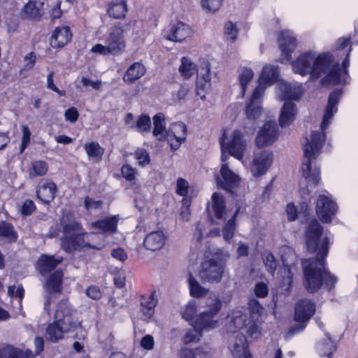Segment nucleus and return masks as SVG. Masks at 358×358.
<instances>
[{
    "mask_svg": "<svg viewBox=\"0 0 358 358\" xmlns=\"http://www.w3.org/2000/svg\"><path fill=\"white\" fill-rule=\"evenodd\" d=\"M212 208L217 219L226 220L229 217L224 197L221 194L215 192L212 195Z\"/></svg>",
    "mask_w": 358,
    "mask_h": 358,
    "instance_id": "obj_26",
    "label": "nucleus"
},
{
    "mask_svg": "<svg viewBox=\"0 0 358 358\" xmlns=\"http://www.w3.org/2000/svg\"><path fill=\"white\" fill-rule=\"evenodd\" d=\"M0 236L8 239V241H15L17 234L13 229V227L6 222L0 223Z\"/></svg>",
    "mask_w": 358,
    "mask_h": 358,
    "instance_id": "obj_45",
    "label": "nucleus"
},
{
    "mask_svg": "<svg viewBox=\"0 0 358 358\" xmlns=\"http://www.w3.org/2000/svg\"><path fill=\"white\" fill-rule=\"evenodd\" d=\"M315 306L310 300H299L295 306L294 320L296 322H307L314 315Z\"/></svg>",
    "mask_w": 358,
    "mask_h": 358,
    "instance_id": "obj_17",
    "label": "nucleus"
},
{
    "mask_svg": "<svg viewBox=\"0 0 358 358\" xmlns=\"http://www.w3.org/2000/svg\"><path fill=\"white\" fill-rule=\"evenodd\" d=\"M278 137V129L275 121L266 122L258 135L255 143L258 148H264L272 145Z\"/></svg>",
    "mask_w": 358,
    "mask_h": 358,
    "instance_id": "obj_14",
    "label": "nucleus"
},
{
    "mask_svg": "<svg viewBox=\"0 0 358 358\" xmlns=\"http://www.w3.org/2000/svg\"><path fill=\"white\" fill-rule=\"evenodd\" d=\"M296 114L295 104L290 101H286L281 110L279 117V123L281 127H286L292 124Z\"/></svg>",
    "mask_w": 358,
    "mask_h": 358,
    "instance_id": "obj_24",
    "label": "nucleus"
},
{
    "mask_svg": "<svg viewBox=\"0 0 358 358\" xmlns=\"http://www.w3.org/2000/svg\"><path fill=\"white\" fill-rule=\"evenodd\" d=\"M117 216H112L90 223L92 229H98L103 233H113L115 231L118 222Z\"/></svg>",
    "mask_w": 358,
    "mask_h": 358,
    "instance_id": "obj_28",
    "label": "nucleus"
},
{
    "mask_svg": "<svg viewBox=\"0 0 358 358\" xmlns=\"http://www.w3.org/2000/svg\"><path fill=\"white\" fill-rule=\"evenodd\" d=\"M248 308L250 313L254 315L259 316L264 312V307L255 298H252L249 300Z\"/></svg>",
    "mask_w": 358,
    "mask_h": 358,
    "instance_id": "obj_51",
    "label": "nucleus"
},
{
    "mask_svg": "<svg viewBox=\"0 0 358 358\" xmlns=\"http://www.w3.org/2000/svg\"><path fill=\"white\" fill-rule=\"evenodd\" d=\"M280 96L282 99L298 100L301 96L300 86H292L288 83L281 82L278 84Z\"/></svg>",
    "mask_w": 358,
    "mask_h": 358,
    "instance_id": "obj_27",
    "label": "nucleus"
},
{
    "mask_svg": "<svg viewBox=\"0 0 358 358\" xmlns=\"http://www.w3.org/2000/svg\"><path fill=\"white\" fill-rule=\"evenodd\" d=\"M153 135L158 141H165L167 129H166L165 117L163 113H157L153 117Z\"/></svg>",
    "mask_w": 358,
    "mask_h": 358,
    "instance_id": "obj_30",
    "label": "nucleus"
},
{
    "mask_svg": "<svg viewBox=\"0 0 358 358\" xmlns=\"http://www.w3.org/2000/svg\"><path fill=\"white\" fill-rule=\"evenodd\" d=\"M134 155L136 159L138 162V164L141 166H145L148 164H150V155L148 151L143 149H137L135 152Z\"/></svg>",
    "mask_w": 358,
    "mask_h": 358,
    "instance_id": "obj_50",
    "label": "nucleus"
},
{
    "mask_svg": "<svg viewBox=\"0 0 358 358\" xmlns=\"http://www.w3.org/2000/svg\"><path fill=\"white\" fill-rule=\"evenodd\" d=\"M56 189L57 186L54 182L47 181L37 189V196L42 202L49 203L54 199Z\"/></svg>",
    "mask_w": 358,
    "mask_h": 358,
    "instance_id": "obj_29",
    "label": "nucleus"
},
{
    "mask_svg": "<svg viewBox=\"0 0 358 358\" xmlns=\"http://www.w3.org/2000/svg\"><path fill=\"white\" fill-rule=\"evenodd\" d=\"M55 318L66 334L81 327V322L74 316V311L69 306L67 300H62L57 303Z\"/></svg>",
    "mask_w": 358,
    "mask_h": 358,
    "instance_id": "obj_9",
    "label": "nucleus"
},
{
    "mask_svg": "<svg viewBox=\"0 0 358 358\" xmlns=\"http://www.w3.org/2000/svg\"><path fill=\"white\" fill-rule=\"evenodd\" d=\"M158 299L155 292L150 294L142 296L141 299V312L145 319H150L155 313V308L157 305Z\"/></svg>",
    "mask_w": 358,
    "mask_h": 358,
    "instance_id": "obj_25",
    "label": "nucleus"
},
{
    "mask_svg": "<svg viewBox=\"0 0 358 358\" xmlns=\"http://www.w3.org/2000/svg\"><path fill=\"white\" fill-rule=\"evenodd\" d=\"M336 203L328 196L320 195L317 197L315 210L323 223H329L337 212Z\"/></svg>",
    "mask_w": 358,
    "mask_h": 358,
    "instance_id": "obj_12",
    "label": "nucleus"
},
{
    "mask_svg": "<svg viewBox=\"0 0 358 358\" xmlns=\"http://www.w3.org/2000/svg\"><path fill=\"white\" fill-rule=\"evenodd\" d=\"M131 129L136 128L141 133H148L151 129V120L148 115H141L135 124H132Z\"/></svg>",
    "mask_w": 358,
    "mask_h": 358,
    "instance_id": "obj_42",
    "label": "nucleus"
},
{
    "mask_svg": "<svg viewBox=\"0 0 358 358\" xmlns=\"http://www.w3.org/2000/svg\"><path fill=\"white\" fill-rule=\"evenodd\" d=\"M323 282H324V284L327 287H328L329 289H331L334 284L337 281L336 277L334 275H331L327 271H326L324 268V273H323Z\"/></svg>",
    "mask_w": 358,
    "mask_h": 358,
    "instance_id": "obj_61",
    "label": "nucleus"
},
{
    "mask_svg": "<svg viewBox=\"0 0 358 358\" xmlns=\"http://www.w3.org/2000/svg\"><path fill=\"white\" fill-rule=\"evenodd\" d=\"M220 176L221 178H217V184L227 191L231 192L239 184V176L231 171L224 162H222L220 169Z\"/></svg>",
    "mask_w": 358,
    "mask_h": 358,
    "instance_id": "obj_18",
    "label": "nucleus"
},
{
    "mask_svg": "<svg viewBox=\"0 0 358 358\" xmlns=\"http://www.w3.org/2000/svg\"><path fill=\"white\" fill-rule=\"evenodd\" d=\"M189 286L190 294L194 297H201L206 295L208 289L202 287L200 283L192 276L189 278Z\"/></svg>",
    "mask_w": 358,
    "mask_h": 358,
    "instance_id": "obj_41",
    "label": "nucleus"
},
{
    "mask_svg": "<svg viewBox=\"0 0 358 358\" xmlns=\"http://www.w3.org/2000/svg\"><path fill=\"white\" fill-rule=\"evenodd\" d=\"M154 338L150 334L143 336L141 341V346L147 350H151L154 347Z\"/></svg>",
    "mask_w": 358,
    "mask_h": 358,
    "instance_id": "obj_58",
    "label": "nucleus"
},
{
    "mask_svg": "<svg viewBox=\"0 0 358 358\" xmlns=\"http://www.w3.org/2000/svg\"><path fill=\"white\" fill-rule=\"evenodd\" d=\"M279 47L287 59H289L291 54L296 48V39L288 30L282 31L278 37Z\"/></svg>",
    "mask_w": 358,
    "mask_h": 358,
    "instance_id": "obj_20",
    "label": "nucleus"
},
{
    "mask_svg": "<svg viewBox=\"0 0 358 358\" xmlns=\"http://www.w3.org/2000/svg\"><path fill=\"white\" fill-rule=\"evenodd\" d=\"M196 313V306L195 302L190 301L186 305L185 310L182 313V316L185 320L190 321L194 318Z\"/></svg>",
    "mask_w": 358,
    "mask_h": 358,
    "instance_id": "obj_49",
    "label": "nucleus"
},
{
    "mask_svg": "<svg viewBox=\"0 0 358 358\" xmlns=\"http://www.w3.org/2000/svg\"><path fill=\"white\" fill-rule=\"evenodd\" d=\"M84 147L89 157L101 159L104 153V149L96 142L87 143Z\"/></svg>",
    "mask_w": 358,
    "mask_h": 358,
    "instance_id": "obj_44",
    "label": "nucleus"
},
{
    "mask_svg": "<svg viewBox=\"0 0 358 358\" xmlns=\"http://www.w3.org/2000/svg\"><path fill=\"white\" fill-rule=\"evenodd\" d=\"M101 201H95L90 198L89 196H87L85 199V206L86 209L88 210L92 209H99L101 207Z\"/></svg>",
    "mask_w": 358,
    "mask_h": 358,
    "instance_id": "obj_62",
    "label": "nucleus"
},
{
    "mask_svg": "<svg viewBox=\"0 0 358 358\" xmlns=\"http://www.w3.org/2000/svg\"><path fill=\"white\" fill-rule=\"evenodd\" d=\"M183 206L182 207L181 212H180V216L182 219L185 221H188L190 217V209H189V201L184 199L182 200Z\"/></svg>",
    "mask_w": 358,
    "mask_h": 358,
    "instance_id": "obj_63",
    "label": "nucleus"
},
{
    "mask_svg": "<svg viewBox=\"0 0 358 358\" xmlns=\"http://www.w3.org/2000/svg\"><path fill=\"white\" fill-rule=\"evenodd\" d=\"M66 333L63 331L60 325L55 320V322L48 324L45 329V338L52 343H56L62 339Z\"/></svg>",
    "mask_w": 358,
    "mask_h": 358,
    "instance_id": "obj_35",
    "label": "nucleus"
},
{
    "mask_svg": "<svg viewBox=\"0 0 358 358\" xmlns=\"http://www.w3.org/2000/svg\"><path fill=\"white\" fill-rule=\"evenodd\" d=\"M72 38V34L69 27H58L54 30L50 45L53 48H62L66 45Z\"/></svg>",
    "mask_w": 358,
    "mask_h": 358,
    "instance_id": "obj_21",
    "label": "nucleus"
},
{
    "mask_svg": "<svg viewBox=\"0 0 358 358\" xmlns=\"http://www.w3.org/2000/svg\"><path fill=\"white\" fill-rule=\"evenodd\" d=\"M224 266L219 264L216 259H206L201 262L198 275L201 280L206 283H218L223 277Z\"/></svg>",
    "mask_w": 358,
    "mask_h": 358,
    "instance_id": "obj_10",
    "label": "nucleus"
},
{
    "mask_svg": "<svg viewBox=\"0 0 358 358\" xmlns=\"http://www.w3.org/2000/svg\"><path fill=\"white\" fill-rule=\"evenodd\" d=\"M318 348L322 355L328 357V358H330L336 350L334 343L329 334H326L325 338L320 342Z\"/></svg>",
    "mask_w": 358,
    "mask_h": 358,
    "instance_id": "obj_40",
    "label": "nucleus"
},
{
    "mask_svg": "<svg viewBox=\"0 0 358 358\" xmlns=\"http://www.w3.org/2000/svg\"><path fill=\"white\" fill-rule=\"evenodd\" d=\"M63 273L61 271L57 270L54 272L47 280L45 284V289L48 292L45 301L44 303V308L48 312L50 311V305L55 300V298L52 296L55 293H60L62 292V280Z\"/></svg>",
    "mask_w": 358,
    "mask_h": 358,
    "instance_id": "obj_15",
    "label": "nucleus"
},
{
    "mask_svg": "<svg viewBox=\"0 0 358 358\" xmlns=\"http://www.w3.org/2000/svg\"><path fill=\"white\" fill-rule=\"evenodd\" d=\"M87 295L92 299L96 300L101 297V292L96 286L89 287L86 290Z\"/></svg>",
    "mask_w": 358,
    "mask_h": 358,
    "instance_id": "obj_64",
    "label": "nucleus"
},
{
    "mask_svg": "<svg viewBox=\"0 0 358 358\" xmlns=\"http://www.w3.org/2000/svg\"><path fill=\"white\" fill-rule=\"evenodd\" d=\"M189 184L187 180L179 178L176 182V193L180 196H185L188 192Z\"/></svg>",
    "mask_w": 358,
    "mask_h": 358,
    "instance_id": "obj_57",
    "label": "nucleus"
},
{
    "mask_svg": "<svg viewBox=\"0 0 358 358\" xmlns=\"http://www.w3.org/2000/svg\"><path fill=\"white\" fill-rule=\"evenodd\" d=\"M224 34L229 40L234 42L238 34L236 25L231 21L227 22L224 27Z\"/></svg>",
    "mask_w": 358,
    "mask_h": 358,
    "instance_id": "obj_48",
    "label": "nucleus"
},
{
    "mask_svg": "<svg viewBox=\"0 0 358 358\" xmlns=\"http://www.w3.org/2000/svg\"><path fill=\"white\" fill-rule=\"evenodd\" d=\"M264 93V87L258 85L252 93L250 101L247 103L245 113L248 118L256 119L262 113L261 99Z\"/></svg>",
    "mask_w": 358,
    "mask_h": 358,
    "instance_id": "obj_16",
    "label": "nucleus"
},
{
    "mask_svg": "<svg viewBox=\"0 0 358 358\" xmlns=\"http://www.w3.org/2000/svg\"><path fill=\"white\" fill-rule=\"evenodd\" d=\"M127 11V6L125 0L120 2L111 3L107 10L108 15L115 19H120L125 17Z\"/></svg>",
    "mask_w": 358,
    "mask_h": 358,
    "instance_id": "obj_36",
    "label": "nucleus"
},
{
    "mask_svg": "<svg viewBox=\"0 0 358 358\" xmlns=\"http://www.w3.org/2000/svg\"><path fill=\"white\" fill-rule=\"evenodd\" d=\"M126 47L125 41L124 39V31L122 28L118 27L112 30L106 40V45L97 44L93 46L91 51L98 52L103 55H121Z\"/></svg>",
    "mask_w": 358,
    "mask_h": 358,
    "instance_id": "obj_8",
    "label": "nucleus"
},
{
    "mask_svg": "<svg viewBox=\"0 0 358 358\" xmlns=\"http://www.w3.org/2000/svg\"><path fill=\"white\" fill-rule=\"evenodd\" d=\"M111 256L123 262L127 259V255L125 252L124 250L122 248H115L111 251Z\"/></svg>",
    "mask_w": 358,
    "mask_h": 358,
    "instance_id": "obj_60",
    "label": "nucleus"
},
{
    "mask_svg": "<svg viewBox=\"0 0 358 358\" xmlns=\"http://www.w3.org/2000/svg\"><path fill=\"white\" fill-rule=\"evenodd\" d=\"M222 0H201V6L206 11L216 12L221 6Z\"/></svg>",
    "mask_w": 358,
    "mask_h": 358,
    "instance_id": "obj_47",
    "label": "nucleus"
},
{
    "mask_svg": "<svg viewBox=\"0 0 358 358\" xmlns=\"http://www.w3.org/2000/svg\"><path fill=\"white\" fill-rule=\"evenodd\" d=\"M322 227L317 220H313L306 230V244L310 253L317 252V258L303 259L301 262L304 275V285L308 292H317L323 283L324 258L329 252V240H320Z\"/></svg>",
    "mask_w": 358,
    "mask_h": 358,
    "instance_id": "obj_1",
    "label": "nucleus"
},
{
    "mask_svg": "<svg viewBox=\"0 0 358 358\" xmlns=\"http://www.w3.org/2000/svg\"><path fill=\"white\" fill-rule=\"evenodd\" d=\"M293 275L291 268L288 266H284L280 271L281 279L279 285L285 291H288L291 287L293 282Z\"/></svg>",
    "mask_w": 358,
    "mask_h": 358,
    "instance_id": "obj_39",
    "label": "nucleus"
},
{
    "mask_svg": "<svg viewBox=\"0 0 358 358\" xmlns=\"http://www.w3.org/2000/svg\"><path fill=\"white\" fill-rule=\"evenodd\" d=\"M32 355L30 350L23 351L10 345L0 350V358H29Z\"/></svg>",
    "mask_w": 358,
    "mask_h": 358,
    "instance_id": "obj_33",
    "label": "nucleus"
},
{
    "mask_svg": "<svg viewBox=\"0 0 358 358\" xmlns=\"http://www.w3.org/2000/svg\"><path fill=\"white\" fill-rule=\"evenodd\" d=\"M186 138L187 127L183 122H174L167 129L165 141L169 144L172 150H178Z\"/></svg>",
    "mask_w": 358,
    "mask_h": 358,
    "instance_id": "obj_13",
    "label": "nucleus"
},
{
    "mask_svg": "<svg viewBox=\"0 0 358 358\" xmlns=\"http://www.w3.org/2000/svg\"><path fill=\"white\" fill-rule=\"evenodd\" d=\"M263 261L267 271L270 273H273L277 266L274 256L271 253L265 254L263 258Z\"/></svg>",
    "mask_w": 358,
    "mask_h": 358,
    "instance_id": "obj_52",
    "label": "nucleus"
},
{
    "mask_svg": "<svg viewBox=\"0 0 358 358\" xmlns=\"http://www.w3.org/2000/svg\"><path fill=\"white\" fill-rule=\"evenodd\" d=\"M62 260V257L42 255L38 260L37 268L41 274L45 275L53 270Z\"/></svg>",
    "mask_w": 358,
    "mask_h": 358,
    "instance_id": "obj_23",
    "label": "nucleus"
},
{
    "mask_svg": "<svg viewBox=\"0 0 358 358\" xmlns=\"http://www.w3.org/2000/svg\"><path fill=\"white\" fill-rule=\"evenodd\" d=\"M228 329L234 333L230 338L229 348L234 358H252L247 349L248 345L245 334L250 338H257L260 334L259 328L253 319L246 313L235 311L231 319Z\"/></svg>",
    "mask_w": 358,
    "mask_h": 358,
    "instance_id": "obj_4",
    "label": "nucleus"
},
{
    "mask_svg": "<svg viewBox=\"0 0 358 358\" xmlns=\"http://www.w3.org/2000/svg\"><path fill=\"white\" fill-rule=\"evenodd\" d=\"M221 307L222 301L220 299L215 296L209 298L206 303L207 310L200 314L193 328L186 331L184 343L188 344L199 341L203 330L215 328L217 321L213 320V317L219 312Z\"/></svg>",
    "mask_w": 358,
    "mask_h": 358,
    "instance_id": "obj_6",
    "label": "nucleus"
},
{
    "mask_svg": "<svg viewBox=\"0 0 358 358\" xmlns=\"http://www.w3.org/2000/svg\"><path fill=\"white\" fill-rule=\"evenodd\" d=\"M254 76L253 71L247 67L242 68L238 75L239 82L242 88V94H245L247 85L252 80Z\"/></svg>",
    "mask_w": 358,
    "mask_h": 358,
    "instance_id": "obj_43",
    "label": "nucleus"
},
{
    "mask_svg": "<svg viewBox=\"0 0 358 358\" xmlns=\"http://www.w3.org/2000/svg\"><path fill=\"white\" fill-rule=\"evenodd\" d=\"M230 253L223 250H217L210 259H216L219 264H222L225 267L226 262L230 258Z\"/></svg>",
    "mask_w": 358,
    "mask_h": 358,
    "instance_id": "obj_55",
    "label": "nucleus"
},
{
    "mask_svg": "<svg viewBox=\"0 0 358 358\" xmlns=\"http://www.w3.org/2000/svg\"><path fill=\"white\" fill-rule=\"evenodd\" d=\"M198 80L202 79L205 83L210 80V67L208 64H204L203 66H200L197 70Z\"/></svg>",
    "mask_w": 358,
    "mask_h": 358,
    "instance_id": "obj_54",
    "label": "nucleus"
},
{
    "mask_svg": "<svg viewBox=\"0 0 358 358\" xmlns=\"http://www.w3.org/2000/svg\"><path fill=\"white\" fill-rule=\"evenodd\" d=\"M254 293L257 297L264 298L268 294V287L267 285L263 282H257L255 285Z\"/></svg>",
    "mask_w": 358,
    "mask_h": 358,
    "instance_id": "obj_56",
    "label": "nucleus"
},
{
    "mask_svg": "<svg viewBox=\"0 0 358 358\" xmlns=\"http://www.w3.org/2000/svg\"><path fill=\"white\" fill-rule=\"evenodd\" d=\"M348 56L349 53L347 55ZM333 55L329 52L317 54L308 51L301 54L292 63V66L294 73L301 76L310 74L313 78H318L326 74L321 80L322 84L338 83L342 81V76L347 74L348 59L346 57L343 62V70L333 66Z\"/></svg>",
    "mask_w": 358,
    "mask_h": 358,
    "instance_id": "obj_2",
    "label": "nucleus"
},
{
    "mask_svg": "<svg viewBox=\"0 0 358 358\" xmlns=\"http://www.w3.org/2000/svg\"><path fill=\"white\" fill-rule=\"evenodd\" d=\"M145 66L139 62L131 64L123 76V80L128 83H132L141 78L145 73Z\"/></svg>",
    "mask_w": 358,
    "mask_h": 358,
    "instance_id": "obj_31",
    "label": "nucleus"
},
{
    "mask_svg": "<svg viewBox=\"0 0 358 358\" xmlns=\"http://www.w3.org/2000/svg\"><path fill=\"white\" fill-rule=\"evenodd\" d=\"M341 96L340 90H336L330 94L320 126L322 131H313L310 138H306V142L303 145L305 159L303 162L301 169L303 176L309 186L315 187L320 181V169L316 166L313 168L311 161L320 154L325 138L324 131L330 124L334 114L337 111L336 105L339 102Z\"/></svg>",
    "mask_w": 358,
    "mask_h": 358,
    "instance_id": "obj_3",
    "label": "nucleus"
},
{
    "mask_svg": "<svg viewBox=\"0 0 358 358\" xmlns=\"http://www.w3.org/2000/svg\"><path fill=\"white\" fill-rule=\"evenodd\" d=\"M8 294L11 297H17L22 300L24 294V289L22 286H10L8 289Z\"/></svg>",
    "mask_w": 358,
    "mask_h": 358,
    "instance_id": "obj_59",
    "label": "nucleus"
},
{
    "mask_svg": "<svg viewBox=\"0 0 358 358\" xmlns=\"http://www.w3.org/2000/svg\"><path fill=\"white\" fill-rule=\"evenodd\" d=\"M222 148V162H225L228 158L226 152L234 157L238 160L243 157L244 150L246 148V141L244 139L243 134L238 130L233 131L229 137L224 132L222 138L220 139Z\"/></svg>",
    "mask_w": 358,
    "mask_h": 358,
    "instance_id": "obj_7",
    "label": "nucleus"
},
{
    "mask_svg": "<svg viewBox=\"0 0 358 358\" xmlns=\"http://www.w3.org/2000/svg\"><path fill=\"white\" fill-rule=\"evenodd\" d=\"M62 224L63 235L61 238V248L65 252L72 253L89 250L98 251L104 248V243L101 241V236L93 232H85L80 223L76 221L66 223L63 218Z\"/></svg>",
    "mask_w": 358,
    "mask_h": 358,
    "instance_id": "obj_5",
    "label": "nucleus"
},
{
    "mask_svg": "<svg viewBox=\"0 0 358 358\" xmlns=\"http://www.w3.org/2000/svg\"><path fill=\"white\" fill-rule=\"evenodd\" d=\"M166 239V236L162 231H152L145 236L143 245L146 249L156 251L164 247Z\"/></svg>",
    "mask_w": 358,
    "mask_h": 358,
    "instance_id": "obj_22",
    "label": "nucleus"
},
{
    "mask_svg": "<svg viewBox=\"0 0 358 358\" xmlns=\"http://www.w3.org/2000/svg\"><path fill=\"white\" fill-rule=\"evenodd\" d=\"M48 171V165L45 162L36 161L31 164V169L29 171L31 178L36 176H41L45 175Z\"/></svg>",
    "mask_w": 358,
    "mask_h": 358,
    "instance_id": "obj_46",
    "label": "nucleus"
},
{
    "mask_svg": "<svg viewBox=\"0 0 358 358\" xmlns=\"http://www.w3.org/2000/svg\"><path fill=\"white\" fill-rule=\"evenodd\" d=\"M178 70L181 76L187 79L194 73L196 65L189 58L183 57L181 59V64Z\"/></svg>",
    "mask_w": 358,
    "mask_h": 358,
    "instance_id": "obj_38",
    "label": "nucleus"
},
{
    "mask_svg": "<svg viewBox=\"0 0 358 358\" xmlns=\"http://www.w3.org/2000/svg\"><path fill=\"white\" fill-rule=\"evenodd\" d=\"M43 5V3H38L37 5L35 1H29L23 8L22 16L29 20L39 19L42 15L41 7Z\"/></svg>",
    "mask_w": 358,
    "mask_h": 358,
    "instance_id": "obj_34",
    "label": "nucleus"
},
{
    "mask_svg": "<svg viewBox=\"0 0 358 358\" xmlns=\"http://www.w3.org/2000/svg\"><path fill=\"white\" fill-rule=\"evenodd\" d=\"M274 156L268 150H256L253 153L251 172L255 177L264 175L271 166Z\"/></svg>",
    "mask_w": 358,
    "mask_h": 358,
    "instance_id": "obj_11",
    "label": "nucleus"
},
{
    "mask_svg": "<svg viewBox=\"0 0 358 358\" xmlns=\"http://www.w3.org/2000/svg\"><path fill=\"white\" fill-rule=\"evenodd\" d=\"M279 71L277 66L273 65H265L262 69L259 78V85L266 88V84H271L275 82L278 77Z\"/></svg>",
    "mask_w": 358,
    "mask_h": 358,
    "instance_id": "obj_32",
    "label": "nucleus"
},
{
    "mask_svg": "<svg viewBox=\"0 0 358 358\" xmlns=\"http://www.w3.org/2000/svg\"><path fill=\"white\" fill-rule=\"evenodd\" d=\"M238 211L239 209L237 208L231 217L223 226L222 236L226 241H229L234 236V232L236 230L235 220Z\"/></svg>",
    "mask_w": 358,
    "mask_h": 358,
    "instance_id": "obj_37",
    "label": "nucleus"
},
{
    "mask_svg": "<svg viewBox=\"0 0 358 358\" xmlns=\"http://www.w3.org/2000/svg\"><path fill=\"white\" fill-rule=\"evenodd\" d=\"M191 34V27L188 24L178 21L172 24L166 36V39L174 42H182L189 37Z\"/></svg>",
    "mask_w": 358,
    "mask_h": 358,
    "instance_id": "obj_19",
    "label": "nucleus"
},
{
    "mask_svg": "<svg viewBox=\"0 0 358 358\" xmlns=\"http://www.w3.org/2000/svg\"><path fill=\"white\" fill-rule=\"evenodd\" d=\"M121 172L122 176L129 181L134 180L137 173L136 170L129 164L122 166Z\"/></svg>",
    "mask_w": 358,
    "mask_h": 358,
    "instance_id": "obj_53",
    "label": "nucleus"
}]
</instances>
